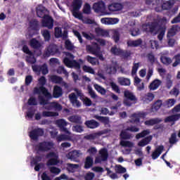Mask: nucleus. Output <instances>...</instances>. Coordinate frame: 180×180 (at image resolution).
Segmentation results:
<instances>
[{"label":"nucleus","mask_w":180,"mask_h":180,"mask_svg":"<svg viewBox=\"0 0 180 180\" xmlns=\"http://www.w3.org/2000/svg\"><path fill=\"white\" fill-rule=\"evenodd\" d=\"M180 119V113L172 115L170 116L167 117L165 119V123H171L172 122V124H175V122H178Z\"/></svg>","instance_id":"412c9836"},{"label":"nucleus","mask_w":180,"mask_h":180,"mask_svg":"<svg viewBox=\"0 0 180 180\" xmlns=\"http://www.w3.org/2000/svg\"><path fill=\"white\" fill-rule=\"evenodd\" d=\"M44 41H50L51 40V34L49 30H44L41 32Z\"/></svg>","instance_id":"e433bc0d"},{"label":"nucleus","mask_w":180,"mask_h":180,"mask_svg":"<svg viewBox=\"0 0 180 180\" xmlns=\"http://www.w3.org/2000/svg\"><path fill=\"white\" fill-rule=\"evenodd\" d=\"M53 96L56 98L63 96V89L61 88V86L58 85H56L53 86Z\"/></svg>","instance_id":"393cba45"},{"label":"nucleus","mask_w":180,"mask_h":180,"mask_svg":"<svg viewBox=\"0 0 180 180\" xmlns=\"http://www.w3.org/2000/svg\"><path fill=\"white\" fill-rule=\"evenodd\" d=\"M44 134V131L41 128H37L32 129L30 134L29 136L31 139V140H34V141H37V140H39V137H41Z\"/></svg>","instance_id":"6e6552de"},{"label":"nucleus","mask_w":180,"mask_h":180,"mask_svg":"<svg viewBox=\"0 0 180 180\" xmlns=\"http://www.w3.org/2000/svg\"><path fill=\"white\" fill-rule=\"evenodd\" d=\"M55 157H56V153L54 152H50L46 154V158L47 159L50 158L46 162L47 167L58 165L60 163V160H58V159Z\"/></svg>","instance_id":"20e7f679"},{"label":"nucleus","mask_w":180,"mask_h":180,"mask_svg":"<svg viewBox=\"0 0 180 180\" xmlns=\"http://www.w3.org/2000/svg\"><path fill=\"white\" fill-rule=\"evenodd\" d=\"M169 143L171 144V146H174V144L178 143V139H176V133H172L171 134V136L169 139Z\"/></svg>","instance_id":"603ef678"},{"label":"nucleus","mask_w":180,"mask_h":180,"mask_svg":"<svg viewBox=\"0 0 180 180\" xmlns=\"http://www.w3.org/2000/svg\"><path fill=\"white\" fill-rule=\"evenodd\" d=\"M66 165L69 172H73L75 169H78V168H79V165L77 164L68 163Z\"/></svg>","instance_id":"c03bdc74"},{"label":"nucleus","mask_w":180,"mask_h":180,"mask_svg":"<svg viewBox=\"0 0 180 180\" xmlns=\"http://www.w3.org/2000/svg\"><path fill=\"white\" fill-rule=\"evenodd\" d=\"M151 140H153L152 136H147V137L143 139L142 140H141L138 143V146L139 147H144V146H147V144H149L150 142L151 141Z\"/></svg>","instance_id":"2f4dec72"},{"label":"nucleus","mask_w":180,"mask_h":180,"mask_svg":"<svg viewBox=\"0 0 180 180\" xmlns=\"http://www.w3.org/2000/svg\"><path fill=\"white\" fill-rule=\"evenodd\" d=\"M164 151V146L161 145L159 146L158 148H155V151L152 153L151 157L153 160H157L158 157H160V154H162Z\"/></svg>","instance_id":"4be33fe9"},{"label":"nucleus","mask_w":180,"mask_h":180,"mask_svg":"<svg viewBox=\"0 0 180 180\" xmlns=\"http://www.w3.org/2000/svg\"><path fill=\"white\" fill-rule=\"evenodd\" d=\"M100 157L103 159V161H107L108 157H109V154L108 153V149L102 148L99 151Z\"/></svg>","instance_id":"58836bf2"},{"label":"nucleus","mask_w":180,"mask_h":180,"mask_svg":"<svg viewBox=\"0 0 180 180\" xmlns=\"http://www.w3.org/2000/svg\"><path fill=\"white\" fill-rule=\"evenodd\" d=\"M94 86L97 92H99L101 95H106V89L103 87L101 86L99 84H94Z\"/></svg>","instance_id":"3c124183"},{"label":"nucleus","mask_w":180,"mask_h":180,"mask_svg":"<svg viewBox=\"0 0 180 180\" xmlns=\"http://www.w3.org/2000/svg\"><path fill=\"white\" fill-rule=\"evenodd\" d=\"M30 46H31L32 49H40V47H41V44L36 38H33L30 41Z\"/></svg>","instance_id":"4c0bfd02"},{"label":"nucleus","mask_w":180,"mask_h":180,"mask_svg":"<svg viewBox=\"0 0 180 180\" xmlns=\"http://www.w3.org/2000/svg\"><path fill=\"white\" fill-rule=\"evenodd\" d=\"M94 166V158L91 156H87L84 161V169H89Z\"/></svg>","instance_id":"cd10ccee"},{"label":"nucleus","mask_w":180,"mask_h":180,"mask_svg":"<svg viewBox=\"0 0 180 180\" xmlns=\"http://www.w3.org/2000/svg\"><path fill=\"white\" fill-rule=\"evenodd\" d=\"M71 123H76V124H82V118L79 115H72L68 118Z\"/></svg>","instance_id":"a878e982"},{"label":"nucleus","mask_w":180,"mask_h":180,"mask_svg":"<svg viewBox=\"0 0 180 180\" xmlns=\"http://www.w3.org/2000/svg\"><path fill=\"white\" fill-rule=\"evenodd\" d=\"M100 136H102V134H100V132H96L90 134L85 135L84 139L85 140H96V139H98Z\"/></svg>","instance_id":"473e14b6"},{"label":"nucleus","mask_w":180,"mask_h":180,"mask_svg":"<svg viewBox=\"0 0 180 180\" xmlns=\"http://www.w3.org/2000/svg\"><path fill=\"white\" fill-rule=\"evenodd\" d=\"M143 43V40L141 39H139L134 41L129 40L127 42L128 47H139V46H141Z\"/></svg>","instance_id":"c756f323"},{"label":"nucleus","mask_w":180,"mask_h":180,"mask_svg":"<svg viewBox=\"0 0 180 180\" xmlns=\"http://www.w3.org/2000/svg\"><path fill=\"white\" fill-rule=\"evenodd\" d=\"M42 27H47V29L51 30L54 27V20L49 15H45L41 20Z\"/></svg>","instance_id":"423d86ee"},{"label":"nucleus","mask_w":180,"mask_h":180,"mask_svg":"<svg viewBox=\"0 0 180 180\" xmlns=\"http://www.w3.org/2000/svg\"><path fill=\"white\" fill-rule=\"evenodd\" d=\"M50 79L51 82H53V84H59L60 85H63L65 88L68 86V85L67 84V82H64L63 77L60 76L53 75L50 77Z\"/></svg>","instance_id":"dca6fc26"},{"label":"nucleus","mask_w":180,"mask_h":180,"mask_svg":"<svg viewBox=\"0 0 180 180\" xmlns=\"http://www.w3.org/2000/svg\"><path fill=\"white\" fill-rule=\"evenodd\" d=\"M63 63L68 68H75V70H81V64L75 60H70L69 58H64Z\"/></svg>","instance_id":"39448f33"},{"label":"nucleus","mask_w":180,"mask_h":180,"mask_svg":"<svg viewBox=\"0 0 180 180\" xmlns=\"http://www.w3.org/2000/svg\"><path fill=\"white\" fill-rule=\"evenodd\" d=\"M84 124L88 129H96L99 127V122L95 120H87L84 122Z\"/></svg>","instance_id":"b1692460"},{"label":"nucleus","mask_w":180,"mask_h":180,"mask_svg":"<svg viewBox=\"0 0 180 180\" xmlns=\"http://www.w3.org/2000/svg\"><path fill=\"white\" fill-rule=\"evenodd\" d=\"M120 136L122 140H130L131 139V135L126 131H122Z\"/></svg>","instance_id":"864d4df0"},{"label":"nucleus","mask_w":180,"mask_h":180,"mask_svg":"<svg viewBox=\"0 0 180 180\" xmlns=\"http://www.w3.org/2000/svg\"><path fill=\"white\" fill-rule=\"evenodd\" d=\"M161 84H162L161 80L158 79H155L150 84L149 89H150L151 91H155V89H158Z\"/></svg>","instance_id":"c85d7f7f"},{"label":"nucleus","mask_w":180,"mask_h":180,"mask_svg":"<svg viewBox=\"0 0 180 180\" xmlns=\"http://www.w3.org/2000/svg\"><path fill=\"white\" fill-rule=\"evenodd\" d=\"M72 131L76 133H82L84 131V127L81 125H75L72 127Z\"/></svg>","instance_id":"69168bd1"},{"label":"nucleus","mask_w":180,"mask_h":180,"mask_svg":"<svg viewBox=\"0 0 180 180\" xmlns=\"http://www.w3.org/2000/svg\"><path fill=\"white\" fill-rule=\"evenodd\" d=\"M115 173H112L111 175H110V178H111V179H119L117 174H126V172H127V169H126V167H123V166L118 165H115Z\"/></svg>","instance_id":"ddd939ff"},{"label":"nucleus","mask_w":180,"mask_h":180,"mask_svg":"<svg viewBox=\"0 0 180 180\" xmlns=\"http://www.w3.org/2000/svg\"><path fill=\"white\" fill-rule=\"evenodd\" d=\"M30 27L32 30H39V21L34 19L30 22Z\"/></svg>","instance_id":"a19ab883"},{"label":"nucleus","mask_w":180,"mask_h":180,"mask_svg":"<svg viewBox=\"0 0 180 180\" xmlns=\"http://www.w3.org/2000/svg\"><path fill=\"white\" fill-rule=\"evenodd\" d=\"M120 144L122 147H129V148H131V147L134 146L133 142L130 141H121Z\"/></svg>","instance_id":"13d9d810"},{"label":"nucleus","mask_w":180,"mask_h":180,"mask_svg":"<svg viewBox=\"0 0 180 180\" xmlns=\"http://www.w3.org/2000/svg\"><path fill=\"white\" fill-rule=\"evenodd\" d=\"M86 51L90 54H94V56H96L101 51V46H99L96 43H95V44L93 46L87 45Z\"/></svg>","instance_id":"a211bd4d"},{"label":"nucleus","mask_w":180,"mask_h":180,"mask_svg":"<svg viewBox=\"0 0 180 180\" xmlns=\"http://www.w3.org/2000/svg\"><path fill=\"white\" fill-rule=\"evenodd\" d=\"M57 73L58 74H64L66 77L68 75V72L65 70L64 66H60L57 69Z\"/></svg>","instance_id":"774afa93"},{"label":"nucleus","mask_w":180,"mask_h":180,"mask_svg":"<svg viewBox=\"0 0 180 180\" xmlns=\"http://www.w3.org/2000/svg\"><path fill=\"white\" fill-rule=\"evenodd\" d=\"M69 99L71 102V103L73 105V106H77V108H80L81 106V102L78 101V97L75 94V93H71L69 95Z\"/></svg>","instance_id":"6ab92c4d"},{"label":"nucleus","mask_w":180,"mask_h":180,"mask_svg":"<svg viewBox=\"0 0 180 180\" xmlns=\"http://www.w3.org/2000/svg\"><path fill=\"white\" fill-rule=\"evenodd\" d=\"M25 61L29 64H34L36 63V58L32 52V55H28L25 57Z\"/></svg>","instance_id":"de8ad7c7"},{"label":"nucleus","mask_w":180,"mask_h":180,"mask_svg":"<svg viewBox=\"0 0 180 180\" xmlns=\"http://www.w3.org/2000/svg\"><path fill=\"white\" fill-rule=\"evenodd\" d=\"M176 102V101H175L174 98H169L167 101H166V102H165L166 106L167 108H172V106H174V105H175Z\"/></svg>","instance_id":"338daca9"},{"label":"nucleus","mask_w":180,"mask_h":180,"mask_svg":"<svg viewBox=\"0 0 180 180\" xmlns=\"http://www.w3.org/2000/svg\"><path fill=\"white\" fill-rule=\"evenodd\" d=\"M55 37H56V39L63 37V30H61V27H55Z\"/></svg>","instance_id":"bf43d9fd"},{"label":"nucleus","mask_w":180,"mask_h":180,"mask_svg":"<svg viewBox=\"0 0 180 180\" xmlns=\"http://www.w3.org/2000/svg\"><path fill=\"white\" fill-rule=\"evenodd\" d=\"M95 32L97 36H108V34H109V33H108L107 31H105L104 30H103L101 27L96 28Z\"/></svg>","instance_id":"09e8293b"},{"label":"nucleus","mask_w":180,"mask_h":180,"mask_svg":"<svg viewBox=\"0 0 180 180\" xmlns=\"http://www.w3.org/2000/svg\"><path fill=\"white\" fill-rule=\"evenodd\" d=\"M107 71L110 75H114L117 72V68L116 65H109L107 68Z\"/></svg>","instance_id":"5fc2aeb1"},{"label":"nucleus","mask_w":180,"mask_h":180,"mask_svg":"<svg viewBox=\"0 0 180 180\" xmlns=\"http://www.w3.org/2000/svg\"><path fill=\"white\" fill-rule=\"evenodd\" d=\"M161 122H162V119L156 117V118L146 120L145 122V124L146 126H154V124H158V123H161Z\"/></svg>","instance_id":"7c9ffc66"},{"label":"nucleus","mask_w":180,"mask_h":180,"mask_svg":"<svg viewBox=\"0 0 180 180\" xmlns=\"http://www.w3.org/2000/svg\"><path fill=\"white\" fill-rule=\"evenodd\" d=\"M108 9L111 12H117L119 11H122V9H123V6L119 3H114L108 6Z\"/></svg>","instance_id":"bb28decb"},{"label":"nucleus","mask_w":180,"mask_h":180,"mask_svg":"<svg viewBox=\"0 0 180 180\" xmlns=\"http://www.w3.org/2000/svg\"><path fill=\"white\" fill-rule=\"evenodd\" d=\"M122 58H129L130 56H131V51H124L122 49L121 53L120 55Z\"/></svg>","instance_id":"052dcab7"},{"label":"nucleus","mask_w":180,"mask_h":180,"mask_svg":"<svg viewBox=\"0 0 180 180\" xmlns=\"http://www.w3.org/2000/svg\"><path fill=\"white\" fill-rule=\"evenodd\" d=\"M65 48L66 50H69V51H72V50H74V45L71 41H70V39H68L65 41Z\"/></svg>","instance_id":"6e6d98bb"},{"label":"nucleus","mask_w":180,"mask_h":180,"mask_svg":"<svg viewBox=\"0 0 180 180\" xmlns=\"http://www.w3.org/2000/svg\"><path fill=\"white\" fill-rule=\"evenodd\" d=\"M82 155V153H81V150H74L70 152H69L67 155L66 157L68 160H70V161H74L75 162H79V157Z\"/></svg>","instance_id":"1a4fd4ad"},{"label":"nucleus","mask_w":180,"mask_h":180,"mask_svg":"<svg viewBox=\"0 0 180 180\" xmlns=\"http://www.w3.org/2000/svg\"><path fill=\"white\" fill-rule=\"evenodd\" d=\"M153 99L154 94L153 93H148L142 98V101H143L146 103L151 102Z\"/></svg>","instance_id":"ea45409f"},{"label":"nucleus","mask_w":180,"mask_h":180,"mask_svg":"<svg viewBox=\"0 0 180 180\" xmlns=\"http://www.w3.org/2000/svg\"><path fill=\"white\" fill-rule=\"evenodd\" d=\"M171 94L174 96H178V95H179V84L174 86V88L171 91Z\"/></svg>","instance_id":"0e129e2a"},{"label":"nucleus","mask_w":180,"mask_h":180,"mask_svg":"<svg viewBox=\"0 0 180 180\" xmlns=\"http://www.w3.org/2000/svg\"><path fill=\"white\" fill-rule=\"evenodd\" d=\"M110 51L114 56H120L122 53V49H117V47L114 46L111 48Z\"/></svg>","instance_id":"e2e57ef3"},{"label":"nucleus","mask_w":180,"mask_h":180,"mask_svg":"<svg viewBox=\"0 0 180 180\" xmlns=\"http://www.w3.org/2000/svg\"><path fill=\"white\" fill-rule=\"evenodd\" d=\"M161 106H162V100H158L156 102L154 103V104L152 106V109L157 112V110H160L161 108Z\"/></svg>","instance_id":"a18cd8bd"},{"label":"nucleus","mask_w":180,"mask_h":180,"mask_svg":"<svg viewBox=\"0 0 180 180\" xmlns=\"http://www.w3.org/2000/svg\"><path fill=\"white\" fill-rule=\"evenodd\" d=\"M158 28V22H148L145 25V27H143L145 32H149V33H154L155 30Z\"/></svg>","instance_id":"2eb2a0df"},{"label":"nucleus","mask_w":180,"mask_h":180,"mask_svg":"<svg viewBox=\"0 0 180 180\" xmlns=\"http://www.w3.org/2000/svg\"><path fill=\"white\" fill-rule=\"evenodd\" d=\"M39 151H50L54 147V143L52 141L40 142L38 146Z\"/></svg>","instance_id":"9d476101"},{"label":"nucleus","mask_w":180,"mask_h":180,"mask_svg":"<svg viewBox=\"0 0 180 180\" xmlns=\"http://www.w3.org/2000/svg\"><path fill=\"white\" fill-rule=\"evenodd\" d=\"M147 114L146 112H139L132 114L131 122L140 123V118L144 119Z\"/></svg>","instance_id":"aec40b11"},{"label":"nucleus","mask_w":180,"mask_h":180,"mask_svg":"<svg viewBox=\"0 0 180 180\" xmlns=\"http://www.w3.org/2000/svg\"><path fill=\"white\" fill-rule=\"evenodd\" d=\"M39 87H35L34 89V94H36L37 95H39L38 96V99L39 101V105L41 106H46V105H49L45 107V109L46 110H53V109H55V110H58L60 112V110H63V106L61 104L57 103V102H49V99H51V94L49 92V90L46 87H44V85H46V83L47 82V79H46V77L44 76H41L39 79Z\"/></svg>","instance_id":"f257e3e1"},{"label":"nucleus","mask_w":180,"mask_h":180,"mask_svg":"<svg viewBox=\"0 0 180 180\" xmlns=\"http://www.w3.org/2000/svg\"><path fill=\"white\" fill-rule=\"evenodd\" d=\"M150 134V130L148 129H145L141 133H139L136 135V140H139L140 139H143V137H146V136H148Z\"/></svg>","instance_id":"49530a36"},{"label":"nucleus","mask_w":180,"mask_h":180,"mask_svg":"<svg viewBox=\"0 0 180 180\" xmlns=\"http://www.w3.org/2000/svg\"><path fill=\"white\" fill-rule=\"evenodd\" d=\"M82 6V0H74L72 2V15L76 19L82 20L83 18L82 14L79 12L81 7Z\"/></svg>","instance_id":"f03ea898"},{"label":"nucleus","mask_w":180,"mask_h":180,"mask_svg":"<svg viewBox=\"0 0 180 180\" xmlns=\"http://www.w3.org/2000/svg\"><path fill=\"white\" fill-rule=\"evenodd\" d=\"M174 0H169L162 4V9H163V11H169V9H171V8L174 6Z\"/></svg>","instance_id":"f704fd0d"},{"label":"nucleus","mask_w":180,"mask_h":180,"mask_svg":"<svg viewBox=\"0 0 180 180\" xmlns=\"http://www.w3.org/2000/svg\"><path fill=\"white\" fill-rule=\"evenodd\" d=\"M101 22L103 25H116V23H119V20L118 18H103L101 19Z\"/></svg>","instance_id":"5701e85b"},{"label":"nucleus","mask_w":180,"mask_h":180,"mask_svg":"<svg viewBox=\"0 0 180 180\" xmlns=\"http://www.w3.org/2000/svg\"><path fill=\"white\" fill-rule=\"evenodd\" d=\"M32 70L34 72H41L43 75H47L49 74V68L46 63L42 65H34L32 66Z\"/></svg>","instance_id":"4468645a"},{"label":"nucleus","mask_w":180,"mask_h":180,"mask_svg":"<svg viewBox=\"0 0 180 180\" xmlns=\"http://www.w3.org/2000/svg\"><path fill=\"white\" fill-rule=\"evenodd\" d=\"M86 61L91 64V65H96V63H98V59L96 58H94L91 56H87L86 57Z\"/></svg>","instance_id":"4d7b16f0"},{"label":"nucleus","mask_w":180,"mask_h":180,"mask_svg":"<svg viewBox=\"0 0 180 180\" xmlns=\"http://www.w3.org/2000/svg\"><path fill=\"white\" fill-rule=\"evenodd\" d=\"M71 134H60L56 137L58 143H61V141H70L71 140Z\"/></svg>","instance_id":"c9c22d12"},{"label":"nucleus","mask_w":180,"mask_h":180,"mask_svg":"<svg viewBox=\"0 0 180 180\" xmlns=\"http://www.w3.org/2000/svg\"><path fill=\"white\" fill-rule=\"evenodd\" d=\"M56 124L59 128L60 131H61L62 133H65V134H71V132L68 131V129H67V126H68V122H67L65 120H58L56 121Z\"/></svg>","instance_id":"0eeeda50"},{"label":"nucleus","mask_w":180,"mask_h":180,"mask_svg":"<svg viewBox=\"0 0 180 180\" xmlns=\"http://www.w3.org/2000/svg\"><path fill=\"white\" fill-rule=\"evenodd\" d=\"M59 52L58 46L54 44H51L47 47L46 51L44 53L45 57H50V56H54V54H57Z\"/></svg>","instance_id":"9b49d317"},{"label":"nucleus","mask_w":180,"mask_h":180,"mask_svg":"<svg viewBox=\"0 0 180 180\" xmlns=\"http://www.w3.org/2000/svg\"><path fill=\"white\" fill-rule=\"evenodd\" d=\"M95 118L97 119V120H99L101 123L106 125L109 123V117H102L99 115H96Z\"/></svg>","instance_id":"37998d69"},{"label":"nucleus","mask_w":180,"mask_h":180,"mask_svg":"<svg viewBox=\"0 0 180 180\" xmlns=\"http://www.w3.org/2000/svg\"><path fill=\"white\" fill-rule=\"evenodd\" d=\"M36 110L34 108H30L27 112V116L29 119H33Z\"/></svg>","instance_id":"680f3d73"},{"label":"nucleus","mask_w":180,"mask_h":180,"mask_svg":"<svg viewBox=\"0 0 180 180\" xmlns=\"http://www.w3.org/2000/svg\"><path fill=\"white\" fill-rule=\"evenodd\" d=\"M42 116L43 117H54L56 116H58V112L51 111H43Z\"/></svg>","instance_id":"79ce46f5"},{"label":"nucleus","mask_w":180,"mask_h":180,"mask_svg":"<svg viewBox=\"0 0 180 180\" xmlns=\"http://www.w3.org/2000/svg\"><path fill=\"white\" fill-rule=\"evenodd\" d=\"M160 61L162 63V64H165V65H169L171 63H172V60L171 58L167 57L165 56L160 57Z\"/></svg>","instance_id":"8fccbe9b"},{"label":"nucleus","mask_w":180,"mask_h":180,"mask_svg":"<svg viewBox=\"0 0 180 180\" xmlns=\"http://www.w3.org/2000/svg\"><path fill=\"white\" fill-rule=\"evenodd\" d=\"M118 82L123 86H130L131 84L130 79L126 77H119Z\"/></svg>","instance_id":"72a5a7b5"},{"label":"nucleus","mask_w":180,"mask_h":180,"mask_svg":"<svg viewBox=\"0 0 180 180\" xmlns=\"http://www.w3.org/2000/svg\"><path fill=\"white\" fill-rule=\"evenodd\" d=\"M124 96L125 98L124 100V104H125L126 106H131V102H137V98H136V96L128 90L124 91Z\"/></svg>","instance_id":"7ed1b4c3"},{"label":"nucleus","mask_w":180,"mask_h":180,"mask_svg":"<svg viewBox=\"0 0 180 180\" xmlns=\"http://www.w3.org/2000/svg\"><path fill=\"white\" fill-rule=\"evenodd\" d=\"M36 12H37V16L38 18H45L48 15L47 13V9L46 7H44L43 5L39 4L36 8Z\"/></svg>","instance_id":"f3484780"},{"label":"nucleus","mask_w":180,"mask_h":180,"mask_svg":"<svg viewBox=\"0 0 180 180\" xmlns=\"http://www.w3.org/2000/svg\"><path fill=\"white\" fill-rule=\"evenodd\" d=\"M93 9L96 13H105V11H106L105 2L101 1L94 3L93 5Z\"/></svg>","instance_id":"f8f14e48"}]
</instances>
